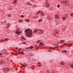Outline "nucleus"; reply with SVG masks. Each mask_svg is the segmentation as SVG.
<instances>
[{
	"instance_id": "obj_1",
	"label": "nucleus",
	"mask_w": 73,
	"mask_h": 73,
	"mask_svg": "<svg viewBox=\"0 0 73 73\" xmlns=\"http://www.w3.org/2000/svg\"><path fill=\"white\" fill-rule=\"evenodd\" d=\"M25 32L26 33V36L29 37H31L32 36V30L29 29L25 30Z\"/></svg>"
},
{
	"instance_id": "obj_2",
	"label": "nucleus",
	"mask_w": 73,
	"mask_h": 73,
	"mask_svg": "<svg viewBox=\"0 0 73 73\" xmlns=\"http://www.w3.org/2000/svg\"><path fill=\"white\" fill-rule=\"evenodd\" d=\"M33 48H34V47H33V46H30L29 47H28L26 49H28V50H30V49H32Z\"/></svg>"
},
{
	"instance_id": "obj_3",
	"label": "nucleus",
	"mask_w": 73,
	"mask_h": 73,
	"mask_svg": "<svg viewBox=\"0 0 73 73\" xmlns=\"http://www.w3.org/2000/svg\"><path fill=\"white\" fill-rule=\"evenodd\" d=\"M55 46H56L55 47H53L52 48V49H55V48H57L59 47V46H58V45L57 44H55Z\"/></svg>"
},
{
	"instance_id": "obj_4",
	"label": "nucleus",
	"mask_w": 73,
	"mask_h": 73,
	"mask_svg": "<svg viewBox=\"0 0 73 73\" xmlns=\"http://www.w3.org/2000/svg\"><path fill=\"white\" fill-rule=\"evenodd\" d=\"M38 64L37 65V66H38V67H42V66L41 65V63H40V62H38Z\"/></svg>"
},
{
	"instance_id": "obj_5",
	"label": "nucleus",
	"mask_w": 73,
	"mask_h": 73,
	"mask_svg": "<svg viewBox=\"0 0 73 73\" xmlns=\"http://www.w3.org/2000/svg\"><path fill=\"white\" fill-rule=\"evenodd\" d=\"M68 1L66 0L65 1V3H64V5H67V4H68Z\"/></svg>"
},
{
	"instance_id": "obj_6",
	"label": "nucleus",
	"mask_w": 73,
	"mask_h": 73,
	"mask_svg": "<svg viewBox=\"0 0 73 73\" xmlns=\"http://www.w3.org/2000/svg\"><path fill=\"white\" fill-rule=\"evenodd\" d=\"M17 3V1L15 0L13 2V4H16Z\"/></svg>"
},
{
	"instance_id": "obj_7",
	"label": "nucleus",
	"mask_w": 73,
	"mask_h": 73,
	"mask_svg": "<svg viewBox=\"0 0 73 73\" xmlns=\"http://www.w3.org/2000/svg\"><path fill=\"white\" fill-rule=\"evenodd\" d=\"M59 16H55V19H57H57H58V17H59Z\"/></svg>"
},
{
	"instance_id": "obj_8",
	"label": "nucleus",
	"mask_w": 73,
	"mask_h": 73,
	"mask_svg": "<svg viewBox=\"0 0 73 73\" xmlns=\"http://www.w3.org/2000/svg\"><path fill=\"white\" fill-rule=\"evenodd\" d=\"M40 46H43L44 45V43H43L40 42L39 44Z\"/></svg>"
},
{
	"instance_id": "obj_9",
	"label": "nucleus",
	"mask_w": 73,
	"mask_h": 73,
	"mask_svg": "<svg viewBox=\"0 0 73 73\" xmlns=\"http://www.w3.org/2000/svg\"><path fill=\"white\" fill-rule=\"evenodd\" d=\"M38 31V29H35V30L34 31H33L34 33H36V32H37V31Z\"/></svg>"
},
{
	"instance_id": "obj_10",
	"label": "nucleus",
	"mask_w": 73,
	"mask_h": 73,
	"mask_svg": "<svg viewBox=\"0 0 73 73\" xmlns=\"http://www.w3.org/2000/svg\"><path fill=\"white\" fill-rule=\"evenodd\" d=\"M61 64L62 65H65V63L64 62H61Z\"/></svg>"
},
{
	"instance_id": "obj_11",
	"label": "nucleus",
	"mask_w": 73,
	"mask_h": 73,
	"mask_svg": "<svg viewBox=\"0 0 73 73\" xmlns=\"http://www.w3.org/2000/svg\"><path fill=\"white\" fill-rule=\"evenodd\" d=\"M9 40V38H6L5 39V40L6 41H8V40Z\"/></svg>"
},
{
	"instance_id": "obj_12",
	"label": "nucleus",
	"mask_w": 73,
	"mask_h": 73,
	"mask_svg": "<svg viewBox=\"0 0 73 73\" xmlns=\"http://www.w3.org/2000/svg\"><path fill=\"white\" fill-rule=\"evenodd\" d=\"M16 33L17 34V35H19L20 34V32L19 31H17L16 32Z\"/></svg>"
},
{
	"instance_id": "obj_13",
	"label": "nucleus",
	"mask_w": 73,
	"mask_h": 73,
	"mask_svg": "<svg viewBox=\"0 0 73 73\" xmlns=\"http://www.w3.org/2000/svg\"><path fill=\"white\" fill-rule=\"evenodd\" d=\"M4 63V60L1 61V64H3Z\"/></svg>"
},
{
	"instance_id": "obj_14",
	"label": "nucleus",
	"mask_w": 73,
	"mask_h": 73,
	"mask_svg": "<svg viewBox=\"0 0 73 73\" xmlns=\"http://www.w3.org/2000/svg\"><path fill=\"white\" fill-rule=\"evenodd\" d=\"M55 35H57V34H58V35H59V34H60V33H58V31H56V32L55 33Z\"/></svg>"
},
{
	"instance_id": "obj_15",
	"label": "nucleus",
	"mask_w": 73,
	"mask_h": 73,
	"mask_svg": "<svg viewBox=\"0 0 73 73\" xmlns=\"http://www.w3.org/2000/svg\"><path fill=\"white\" fill-rule=\"evenodd\" d=\"M3 54H1L0 53V57H2L3 56Z\"/></svg>"
},
{
	"instance_id": "obj_16",
	"label": "nucleus",
	"mask_w": 73,
	"mask_h": 73,
	"mask_svg": "<svg viewBox=\"0 0 73 73\" xmlns=\"http://www.w3.org/2000/svg\"><path fill=\"white\" fill-rule=\"evenodd\" d=\"M50 5H49V4H46V6L47 7H49V6Z\"/></svg>"
},
{
	"instance_id": "obj_17",
	"label": "nucleus",
	"mask_w": 73,
	"mask_h": 73,
	"mask_svg": "<svg viewBox=\"0 0 73 73\" xmlns=\"http://www.w3.org/2000/svg\"><path fill=\"white\" fill-rule=\"evenodd\" d=\"M40 15L41 16H43L44 15V14L43 13H41V14H40Z\"/></svg>"
},
{
	"instance_id": "obj_18",
	"label": "nucleus",
	"mask_w": 73,
	"mask_h": 73,
	"mask_svg": "<svg viewBox=\"0 0 73 73\" xmlns=\"http://www.w3.org/2000/svg\"><path fill=\"white\" fill-rule=\"evenodd\" d=\"M39 22H41V21H42V19H40L39 20Z\"/></svg>"
},
{
	"instance_id": "obj_19",
	"label": "nucleus",
	"mask_w": 73,
	"mask_h": 73,
	"mask_svg": "<svg viewBox=\"0 0 73 73\" xmlns=\"http://www.w3.org/2000/svg\"><path fill=\"white\" fill-rule=\"evenodd\" d=\"M70 66L71 68H72L73 69V64H71Z\"/></svg>"
},
{
	"instance_id": "obj_20",
	"label": "nucleus",
	"mask_w": 73,
	"mask_h": 73,
	"mask_svg": "<svg viewBox=\"0 0 73 73\" xmlns=\"http://www.w3.org/2000/svg\"><path fill=\"white\" fill-rule=\"evenodd\" d=\"M30 56H33L34 54L32 53H30Z\"/></svg>"
},
{
	"instance_id": "obj_21",
	"label": "nucleus",
	"mask_w": 73,
	"mask_h": 73,
	"mask_svg": "<svg viewBox=\"0 0 73 73\" xmlns=\"http://www.w3.org/2000/svg\"><path fill=\"white\" fill-rule=\"evenodd\" d=\"M66 19V18H65V17H62V20H64Z\"/></svg>"
},
{
	"instance_id": "obj_22",
	"label": "nucleus",
	"mask_w": 73,
	"mask_h": 73,
	"mask_svg": "<svg viewBox=\"0 0 73 73\" xmlns=\"http://www.w3.org/2000/svg\"><path fill=\"white\" fill-rule=\"evenodd\" d=\"M4 41V40L3 39H1V42H3Z\"/></svg>"
},
{
	"instance_id": "obj_23",
	"label": "nucleus",
	"mask_w": 73,
	"mask_h": 73,
	"mask_svg": "<svg viewBox=\"0 0 73 73\" xmlns=\"http://www.w3.org/2000/svg\"><path fill=\"white\" fill-rule=\"evenodd\" d=\"M41 12H42V11H39L37 13H38V14L39 13H41Z\"/></svg>"
},
{
	"instance_id": "obj_24",
	"label": "nucleus",
	"mask_w": 73,
	"mask_h": 73,
	"mask_svg": "<svg viewBox=\"0 0 73 73\" xmlns=\"http://www.w3.org/2000/svg\"><path fill=\"white\" fill-rule=\"evenodd\" d=\"M47 18L48 19H50V17L49 15L47 16Z\"/></svg>"
},
{
	"instance_id": "obj_25",
	"label": "nucleus",
	"mask_w": 73,
	"mask_h": 73,
	"mask_svg": "<svg viewBox=\"0 0 73 73\" xmlns=\"http://www.w3.org/2000/svg\"><path fill=\"white\" fill-rule=\"evenodd\" d=\"M2 23H3V24H6L7 23V22L6 21H4Z\"/></svg>"
},
{
	"instance_id": "obj_26",
	"label": "nucleus",
	"mask_w": 73,
	"mask_h": 73,
	"mask_svg": "<svg viewBox=\"0 0 73 73\" xmlns=\"http://www.w3.org/2000/svg\"><path fill=\"white\" fill-rule=\"evenodd\" d=\"M4 54H5L7 55V54H8V52H7V51H6V52H4Z\"/></svg>"
},
{
	"instance_id": "obj_27",
	"label": "nucleus",
	"mask_w": 73,
	"mask_h": 73,
	"mask_svg": "<svg viewBox=\"0 0 73 73\" xmlns=\"http://www.w3.org/2000/svg\"><path fill=\"white\" fill-rule=\"evenodd\" d=\"M20 17H21V18H23V17H24V16L23 15H21Z\"/></svg>"
},
{
	"instance_id": "obj_28",
	"label": "nucleus",
	"mask_w": 73,
	"mask_h": 73,
	"mask_svg": "<svg viewBox=\"0 0 73 73\" xmlns=\"http://www.w3.org/2000/svg\"><path fill=\"white\" fill-rule=\"evenodd\" d=\"M26 22H29V21L27 19L26 20Z\"/></svg>"
},
{
	"instance_id": "obj_29",
	"label": "nucleus",
	"mask_w": 73,
	"mask_h": 73,
	"mask_svg": "<svg viewBox=\"0 0 73 73\" xmlns=\"http://www.w3.org/2000/svg\"><path fill=\"white\" fill-rule=\"evenodd\" d=\"M22 66L23 68H26V66L25 65Z\"/></svg>"
},
{
	"instance_id": "obj_30",
	"label": "nucleus",
	"mask_w": 73,
	"mask_h": 73,
	"mask_svg": "<svg viewBox=\"0 0 73 73\" xmlns=\"http://www.w3.org/2000/svg\"><path fill=\"white\" fill-rule=\"evenodd\" d=\"M62 52H67V51L66 50H63Z\"/></svg>"
},
{
	"instance_id": "obj_31",
	"label": "nucleus",
	"mask_w": 73,
	"mask_h": 73,
	"mask_svg": "<svg viewBox=\"0 0 73 73\" xmlns=\"http://www.w3.org/2000/svg\"><path fill=\"white\" fill-rule=\"evenodd\" d=\"M57 7L58 8H60V5H57Z\"/></svg>"
},
{
	"instance_id": "obj_32",
	"label": "nucleus",
	"mask_w": 73,
	"mask_h": 73,
	"mask_svg": "<svg viewBox=\"0 0 73 73\" xmlns=\"http://www.w3.org/2000/svg\"><path fill=\"white\" fill-rule=\"evenodd\" d=\"M8 16V17H11V15L10 14H9Z\"/></svg>"
},
{
	"instance_id": "obj_33",
	"label": "nucleus",
	"mask_w": 73,
	"mask_h": 73,
	"mask_svg": "<svg viewBox=\"0 0 73 73\" xmlns=\"http://www.w3.org/2000/svg\"><path fill=\"white\" fill-rule=\"evenodd\" d=\"M70 17H73V14H71L70 15Z\"/></svg>"
},
{
	"instance_id": "obj_34",
	"label": "nucleus",
	"mask_w": 73,
	"mask_h": 73,
	"mask_svg": "<svg viewBox=\"0 0 73 73\" xmlns=\"http://www.w3.org/2000/svg\"><path fill=\"white\" fill-rule=\"evenodd\" d=\"M21 53L22 54H24V53L23 52H21Z\"/></svg>"
},
{
	"instance_id": "obj_35",
	"label": "nucleus",
	"mask_w": 73,
	"mask_h": 73,
	"mask_svg": "<svg viewBox=\"0 0 73 73\" xmlns=\"http://www.w3.org/2000/svg\"><path fill=\"white\" fill-rule=\"evenodd\" d=\"M62 4H64V3H65V1H62Z\"/></svg>"
},
{
	"instance_id": "obj_36",
	"label": "nucleus",
	"mask_w": 73,
	"mask_h": 73,
	"mask_svg": "<svg viewBox=\"0 0 73 73\" xmlns=\"http://www.w3.org/2000/svg\"><path fill=\"white\" fill-rule=\"evenodd\" d=\"M22 39H23V40H25V38H24V37H22Z\"/></svg>"
},
{
	"instance_id": "obj_37",
	"label": "nucleus",
	"mask_w": 73,
	"mask_h": 73,
	"mask_svg": "<svg viewBox=\"0 0 73 73\" xmlns=\"http://www.w3.org/2000/svg\"><path fill=\"white\" fill-rule=\"evenodd\" d=\"M7 26H8V27H10V25L9 24H7Z\"/></svg>"
},
{
	"instance_id": "obj_38",
	"label": "nucleus",
	"mask_w": 73,
	"mask_h": 73,
	"mask_svg": "<svg viewBox=\"0 0 73 73\" xmlns=\"http://www.w3.org/2000/svg\"><path fill=\"white\" fill-rule=\"evenodd\" d=\"M21 51H18V53H19V54H21Z\"/></svg>"
},
{
	"instance_id": "obj_39",
	"label": "nucleus",
	"mask_w": 73,
	"mask_h": 73,
	"mask_svg": "<svg viewBox=\"0 0 73 73\" xmlns=\"http://www.w3.org/2000/svg\"><path fill=\"white\" fill-rule=\"evenodd\" d=\"M64 42H65V41L64 40L62 41V43H64Z\"/></svg>"
},
{
	"instance_id": "obj_40",
	"label": "nucleus",
	"mask_w": 73,
	"mask_h": 73,
	"mask_svg": "<svg viewBox=\"0 0 73 73\" xmlns=\"http://www.w3.org/2000/svg\"><path fill=\"white\" fill-rule=\"evenodd\" d=\"M19 23H22V21L19 20Z\"/></svg>"
},
{
	"instance_id": "obj_41",
	"label": "nucleus",
	"mask_w": 73,
	"mask_h": 73,
	"mask_svg": "<svg viewBox=\"0 0 73 73\" xmlns=\"http://www.w3.org/2000/svg\"><path fill=\"white\" fill-rule=\"evenodd\" d=\"M18 49V47H15V50H16V49Z\"/></svg>"
},
{
	"instance_id": "obj_42",
	"label": "nucleus",
	"mask_w": 73,
	"mask_h": 73,
	"mask_svg": "<svg viewBox=\"0 0 73 73\" xmlns=\"http://www.w3.org/2000/svg\"><path fill=\"white\" fill-rule=\"evenodd\" d=\"M30 4V2H27V4Z\"/></svg>"
},
{
	"instance_id": "obj_43",
	"label": "nucleus",
	"mask_w": 73,
	"mask_h": 73,
	"mask_svg": "<svg viewBox=\"0 0 73 73\" xmlns=\"http://www.w3.org/2000/svg\"><path fill=\"white\" fill-rule=\"evenodd\" d=\"M34 18V19H37V18H38V17H34V18Z\"/></svg>"
},
{
	"instance_id": "obj_44",
	"label": "nucleus",
	"mask_w": 73,
	"mask_h": 73,
	"mask_svg": "<svg viewBox=\"0 0 73 73\" xmlns=\"http://www.w3.org/2000/svg\"><path fill=\"white\" fill-rule=\"evenodd\" d=\"M48 52H52V50H48Z\"/></svg>"
},
{
	"instance_id": "obj_45",
	"label": "nucleus",
	"mask_w": 73,
	"mask_h": 73,
	"mask_svg": "<svg viewBox=\"0 0 73 73\" xmlns=\"http://www.w3.org/2000/svg\"><path fill=\"white\" fill-rule=\"evenodd\" d=\"M6 70H7V71H8L9 70V69H8V68H7L6 69Z\"/></svg>"
},
{
	"instance_id": "obj_46",
	"label": "nucleus",
	"mask_w": 73,
	"mask_h": 73,
	"mask_svg": "<svg viewBox=\"0 0 73 73\" xmlns=\"http://www.w3.org/2000/svg\"><path fill=\"white\" fill-rule=\"evenodd\" d=\"M64 45H67V44H68L65 43H64Z\"/></svg>"
},
{
	"instance_id": "obj_47",
	"label": "nucleus",
	"mask_w": 73,
	"mask_h": 73,
	"mask_svg": "<svg viewBox=\"0 0 73 73\" xmlns=\"http://www.w3.org/2000/svg\"><path fill=\"white\" fill-rule=\"evenodd\" d=\"M40 42V40H38L37 41V42Z\"/></svg>"
},
{
	"instance_id": "obj_48",
	"label": "nucleus",
	"mask_w": 73,
	"mask_h": 73,
	"mask_svg": "<svg viewBox=\"0 0 73 73\" xmlns=\"http://www.w3.org/2000/svg\"><path fill=\"white\" fill-rule=\"evenodd\" d=\"M33 2L34 1H35V0H31Z\"/></svg>"
},
{
	"instance_id": "obj_49",
	"label": "nucleus",
	"mask_w": 73,
	"mask_h": 73,
	"mask_svg": "<svg viewBox=\"0 0 73 73\" xmlns=\"http://www.w3.org/2000/svg\"><path fill=\"white\" fill-rule=\"evenodd\" d=\"M56 23H57H57H58V21H56Z\"/></svg>"
},
{
	"instance_id": "obj_50",
	"label": "nucleus",
	"mask_w": 73,
	"mask_h": 73,
	"mask_svg": "<svg viewBox=\"0 0 73 73\" xmlns=\"http://www.w3.org/2000/svg\"><path fill=\"white\" fill-rule=\"evenodd\" d=\"M6 51L5 50L4 51V53H5V52H6Z\"/></svg>"
},
{
	"instance_id": "obj_51",
	"label": "nucleus",
	"mask_w": 73,
	"mask_h": 73,
	"mask_svg": "<svg viewBox=\"0 0 73 73\" xmlns=\"http://www.w3.org/2000/svg\"><path fill=\"white\" fill-rule=\"evenodd\" d=\"M29 4V5H32V4Z\"/></svg>"
},
{
	"instance_id": "obj_52",
	"label": "nucleus",
	"mask_w": 73,
	"mask_h": 73,
	"mask_svg": "<svg viewBox=\"0 0 73 73\" xmlns=\"http://www.w3.org/2000/svg\"><path fill=\"white\" fill-rule=\"evenodd\" d=\"M69 46H72L71 45H69Z\"/></svg>"
},
{
	"instance_id": "obj_53",
	"label": "nucleus",
	"mask_w": 73,
	"mask_h": 73,
	"mask_svg": "<svg viewBox=\"0 0 73 73\" xmlns=\"http://www.w3.org/2000/svg\"><path fill=\"white\" fill-rule=\"evenodd\" d=\"M72 53H73V50H72Z\"/></svg>"
},
{
	"instance_id": "obj_54",
	"label": "nucleus",
	"mask_w": 73,
	"mask_h": 73,
	"mask_svg": "<svg viewBox=\"0 0 73 73\" xmlns=\"http://www.w3.org/2000/svg\"><path fill=\"white\" fill-rule=\"evenodd\" d=\"M7 28H8V27H7Z\"/></svg>"
},
{
	"instance_id": "obj_55",
	"label": "nucleus",
	"mask_w": 73,
	"mask_h": 73,
	"mask_svg": "<svg viewBox=\"0 0 73 73\" xmlns=\"http://www.w3.org/2000/svg\"><path fill=\"white\" fill-rule=\"evenodd\" d=\"M69 46H69V45L68 46V47H69Z\"/></svg>"
},
{
	"instance_id": "obj_56",
	"label": "nucleus",
	"mask_w": 73,
	"mask_h": 73,
	"mask_svg": "<svg viewBox=\"0 0 73 73\" xmlns=\"http://www.w3.org/2000/svg\"><path fill=\"white\" fill-rule=\"evenodd\" d=\"M3 72H4V70H3Z\"/></svg>"
},
{
	"instance_id": "obj_57",
	"label": "nucleus",
	"mask_w": 73,
	"mask_h": 73,
	"mask_svg": "<svg viewBox=\"0 0 73 73\" xmlns=\"http://www.w3.org/2000/svg\"><path fill=\"white\" fill-rule=\"evenodd\" d=\"M42 32V31H41V32Z\"/></svg>"
},
{
	"instance_id": "obj_58",
	"label": "nucleus",
	"mask_w": 73,
	"mask_h": 73,
	"mask_svg": "<svg viewBox=\"0 0 73 73\" xmlns=\"http://www.w3.org/2000/svg\"><path fill=\"white\" fill-rule=\"evenodd\" d=\"M48 73H49V72H48Z\"/></svg>"
},
{
	"instance_id": "obj_59",
	"label": "nucleus",
	"mask_w": 73,
	"mask_h": 73,
	"mask_svg": "<svg viewBox=\"0 0 73 73\" xmlns=\"http://www.w3.org/2000/svg\"><path fill=\"white\" fill-rule=\"evenodd\" d=\"M57 35V36H58V35Z\"/></svg>"
},
{
	"instance_id": "obj_60",
	"label": "nucleus",
	"mask_w": 73,
	"mask_h": 73,
	"mask_svg": "<svg viewBox=\"0 0 73 73\" xmlns=\"http://www.w3.org/2000/svg\"><path fill=\"white\" fill-rule=\"evenodd\" d=\"M48 71H47V72H48Z\"/></svg>"
}]
</instances>
